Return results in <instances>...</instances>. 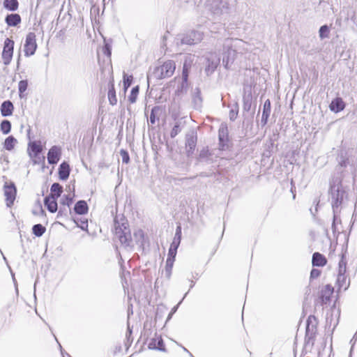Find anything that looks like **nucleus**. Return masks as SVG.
<instances>
[{
  "label": "nucleus",
  "instance_id": "nucleus-1",
  "mask_svg": "<svg viewBox=\"0 0 357 357\" xmlns=\"http://www.w3.org/2000/svg\"><path fill=\"white\" fill-rule=\"evenodd\" d=\"M122 221L120 224L116 218L114 220L115 235L125 247H131L132 245L130 229L128 227L127 222L123 219H122Z\"/></svg>",
  "mask_w": 357,
  "mask_h": 357
},
{
  "label": "nucleus",
  "instance_id": "nucleus-2",
  "mask_svg": "<svg viewBox=\"0 0 357 357\" xmlns=\"http://www.w3.org/2000/svg\"><path fill=\"white\" fill-rule=\"evenodd\" d=\"M344 195V191L340 189L339 186L331 188V202L334 213L333 227H335V223L338 220L337 215V209L342 202Z\"/></svg>",
  "mask_w": 357,
  "mask_h": 357
},
{
  "label": "nucleus",
  "instance_id": "nucleus-3",
  "mask_svg": "<svg viewBox=\"0 0 357 357\" xmlns=\"http://www.w3.org/2000/svg\"><path fill=\"white\" fill-rule=\"evenodd\" d=\"M176 69L174 61L169 60L165 62L162 66L155 68L153 75L159 79L171 77Z\"/></svg>",
  "mask_w": 357,
  "mask_h": 357
},
{
  "label": "nucleus",
  "instance_id": "nucleus-4",
  "mask_svg": "<svg viewBox=\"0 0 357 357\" xmlns=\"http://www.w3.org/2000/svg\"><path fill=\"white\" fill-rule=\"evenodd\" d=\"M244 44L245 43L243 40L237 39V38H234H234H227L225 40V43L223 45L224 48H226V47L228 48V56L227 58V61L225 60V56H223V59H222L223 63H225V67L227 68V66H228L230 55L232 54L231 59L233 60L234 56L236 52L237 51V50L233 49V48L240 47Z\"/></svg>",
  "mask_w": 357,
  "mask_h": 357
},
{
  "label": "nucleus",
  "instance_id": "nucleus-5",
  "mask_svg": "<svg viewBox=\"0 0 357 357\" xmlns=\"http://www.w3.org/2000/svg\"><path fill=\"white\" fill-rule=\"evenodd\" d=\"M177 41L180 40L181 45H193L200 42L202 40V35L198 31H190L186 34L178 36Z\"/></svg>",
  "mask_w": 357,
  "mask_h": 357
},
{
  "label": "nucleus",
  "instance_id": "nucleus-6",
  "mask_svg": "<svg viewBox=\"0 0 357 357\" xmlns=\"http://www.w3.org/2000/svg\"><path fill=\"white\" fill-rule=\"evenodd\" d=\"M14 48V41L10 38H6L4 41L3 49L2 52V59L3 64L8 66L10 64Z\"/></svg>",
  "mask_w": 357,
  "mask_h": 357
},
{
  "label": "nucleus",
  "instance_id": "nucleus-7",
  "mask_svg": "<svg viewBox=\"0 0 357 357\" xmlns=\"http://www.w3.org/2000/svg\"><path fill=\"white\" fill-rule=\"evenodd\" d=\"M37 48L36 34L30 32L26 35L25 44L24 46V54L26 56H29L34 54Z\"/></svg>",
  "mask_w": 357,
  "mask_h": 357
},
{
  "label": "nucleus",
  "instance_id": "nucleus-8",
  "mask_svg": "<svg viewBox=\"0 0 357 357\" xmlns=\"http://www.w3.org/2000/svg\"><path fill=\"white\" fill-rule=\"evenodd\" d=\"M3 191L4 196L6 197V206L8 207H10L14 203L17 193L14 183H10V184H8L6 183L3 186Z\"/></svg>",
  "mask_w": 357,
  "mask_h": 357
},
{
  "label": "nucleus",
  "instance_id": "nucleus-9",
  "mask_svg": "<svg viewBox=\"0 0 357 357\" xmlns=\"http://www.w3.org/2000/svg\"><path fill=\"white\" fill-rule=\"evenodd\" d=\"M229 0H214L211 4V10L215 15H221L229 9Z\"/></svg>",
  "mask_w": 357,
  "mask_h": 357
},
{
  "label": "nucleus",
  "instance_id": "nucleus-10",
  "mask_svg": "<svg viewBox=\"0 0 357 357\" xmlns=\"http://www.w3.org/2000/svg\"><path fill=\"white\" fill-rule=\"evenodd\" d=\"M219 137V149L225 150L229 146V132L228 128L225 125H221L218 130Z\"/></svg>",
  "mask_w": 357,
  "mask_h": 357
},
{
  "label": "nucleus",
  "instance_id": "nucleus-11",
  "mask_svg": "<svg viewBox=\"0 0 357 357\" xmlns=\"http://www.w3.org/2000/svg\"><path fill=\"white\" fill-rule=\"evenodd\" d=\"M197 136L195 130H190L185 136V149L188 154H192L197 144Z\"/></svg>",
  "mask_w": 357,
  "mask_h": 357
},
{
  "label": "nucleus",
  "instance_id": "nucleus-12",
  "mask_svg": "<svg viewBox=\"0 0 357 357\" xmlns=\"http://www.w3.org/2000/svg\"><path fill=\"white\" fill-rule=\"evenodd\" d=\"M220 63V59L214 54L206 58L205 72L207 75L212 74Z\"/></svg>",
  "mask_w": 357,
  "mask_h": 357
},
{
  "label": "nucleus",
  "instance_id": "nucleus-13",
  "mask_svg": "<svg viewBox=\"0 0 357 357\" xmlns=\"http://www.w3.org/2000/svg\"><path fill=\"white\" fill-rule=\"evenodd\" d=\"M148 347L150 349H158L160 351H165L163 340L160 336L155 335V337L151 339L148 344Z\"/></svg>",
  "mask_w": 357,
  "mask_h": 357
},
{
  "label": "nucleus",
  "instance_id": "nucleus-14",
  "mask_svg": "<svg viewBox=\"0 0 357 357\" xmlns=\"http://www.w3.org/2000/svg\"><path fill=\"white\" fill-rule=\"evenodd\" d=\"M56 199L54 196H47L45 198L44 204L51 213H54L57 210Z\"/></svg>",
  "mask_w": 357,
  "mask_h": 357
},
{
  "label": "nucleus",
  "instance_id": "nucleus-15",
  "mask_svg": "<svg viewBox=\"0 0 357 357\" xmlns=\"http://www.w3.org/2000/svg\"><path fill=\"white\" fill-rule=\"evenodd\" d=\"M329 107L331 111L337 113L344 109L345 104L341 98H336L331 102Z\"/></svg>",
  "mask_w": 357,
  "mask_h": 357
},
{
  "label": "nucleus",
  "instance_id": "nucleus-16",
  "mask_svg": "<svg viewBox=\"0 0 357 357\" xmlns=\"http://www.w3.org/2000/svg\"><path fill=\"white\" fill-rule=\"evenodd\" d=\"M271 109V101L268 99L265 101L264 104L262 116L261 119V123L262 124V126H265L267 123L268 119L270 116Z\"/></svg>",
  "mask_w": 357,
  "mask_h": 357
},
{
  "label": "nucleus",
  "instance_id": "nucleus-17",
  "mask_svg": "<svg viewBox=\"0 0 357 357\" xmlns=\"http://www.w3.org/2000/svg\"><path fill=\"white\" fill-rule=\"evenodd\" d=\"M5 22L9 26H16L21 22V17L19 14H9L5 18Z\"/></svg>",
  "mask_w": 357,
  "mask_h": 357
},
{
  "label": "nucleus",
  "instance_id": "nucleus-18",
  "mask_svg": "<svg viewBox=\"0 0 357 357\" xmlns=\"http://www.w3.org/2000/svg\"><path fill=\"white\" fill-rule=\"evenodd\" d=\"M70 174V166L68 162H62L59 168V176L61 180H66Z\"/></svg>",
  "mask_w": 357,
  "mask_h": 357
},
{
  "label": "nucleus",
  "instance_id": "nucleus-19",
  "mask_svg": "<svg viewBox=\"0 0 357 357\" xmlns=\"http://www.w3.org/2000/svg\"><path fill=\"white\" fill-rule=\"evenodd\" d=\"M14 107L10 100L3 102L1 106V113L3 116H8L13 114Z\"/></svg>",
  "mask_w": 357,
  "mask_h": 357
},
{
  "label": "nucleus",
  "instance_id": "nucleus-20",
  "mask_svg": "<svg viewBox=\"0 0 357 357\" xmlns=\"http://www.w3.org/2000/svg\"><path fill=\"white\" fill-rule=\"evenodd\" d=\"M327 261L325 257L319 252H314L312 255V263L314 266H324Z\"/></svg>",
  "mask_w": 357,
  "mask_h": 357
},
{
  "label": "nucleus",
  "instance_id": "nucleus-21",
  "mask_svg": "<svg viewBox=\"0 0 357 357\" xmlns=\"http://www.w3.org/2000/svg\"><path fill=\"white\" fill-rule=\"evenodd\" d=\"M74 210L77 214H86L88 212V205L84 200L78 201L75 205Z\"/></svg>",
  "mask_w": 357,
  "mask_h": 357
},
{
  "label": "nucleus",
  "instance_id": "nucleus-22",
  "mask_svg": "<svg viewBox=\"0 0 357 357\" xmlns=\"http://www.w3.org/2000/svg\"><path fill=\"white\" fill-rule=\"evenodd\" d=\"M51 195L58 198L61 196L63 192V188L59 183H54L50 188Z\"/></svg>",
  "mask_w": 357,
  "mask_h": 357
},
{
  "label": "nucleus",
  "instance_id": "nucleus-23",
  "mask_svg": "<svg viewBox=\"0 0 357 357\" xmlns=\"http://www.w3.org/2000/svg\"><path fill=\"white\" fill-rule=\"evenodd\" d=\"M18 1L17 0H4L3 6L11 11H15L18 8Z\"/></svg>",
  "mask_w": 357,
  "mask_h": 357
},
{
  "label": "nucleus",
  "instance_id": "nucleus-24",
  "mask_svg": "<svg viewBox=\"0 0 357 357\" xmlns=\"http://www.w3.org/2000/svg\"><path fill=\"white\" fill-rule=\"evenodd\" d=\"M28 151H31L35 156H37L41 152L42 148L36 142H32L29 144Z\"/></svg>",
  "mask_w": 357,
  "mask_h": 357
},
{
  "label": "nucleus",
  "instance_id": "nucleus-25",
  "mask_svg": "<svg viewBox=\"0 0 357 357\" xmlns=\"http://www.w3.org/2000/svg\"><path fill=\"white\" fill-rule=\"evenodd\" d=\"M180 245L179 241H176V238H174L170 248L169 249L168 255L175 257L176 255L177 249Z\"/></svg>",
  "mask_w": 357,
  "mask_h": 357
},
{
  "label": "nucleus",
  "instance_id": "nucleus-26",
  "mask_svg": "<svg viewBox=\"0 0 357 357\" xmlns=\"http://www.w3.org/2000/svg\"><path fill=\"white\" fill-rule=\"evenodd\" d=\"M45 230V227L40 224H36L32 228L33 234L38 237L43 236Z\"/></svg>",
  "mask_w": 357,
  "mask_h": 357
},
{
  "label": "nucleus",
  "instance_id": "nucleus-27",
  "mask_svg": "<svg viewBox=\"0 0 357 357\" xmlns=\"http://www.w3.org/2000/svg\"><path fill=\"white\" fill-rule=\"evenodd\" d=\"M108 98L109 103L112 105H114L117 102V99L116 96V92L114 90V87L113 84H111V88L109 89L108 91Z\"/></svg>",
  "mask_w": 357,
  "mask_h": 357
},
{
  "label": "nucleus",
  "instance_id": "nucleus-28",
  "mask_svg": "<svg viewBox=\"0 0 357 357\" xmlns=\"http://www.w3.org/2000/svg\"><path fill=\"white\" fill-rule=\"evenodd\" d=\"M0 128L3 134H8L10 132L11 129V123L8 120H3L1 123Z\"/></svg>",
  "mask_w": 357,
  "mask_h": 357
},
{
  "label": "nucleus",
  "instance_id": "nucleus-29",
  "mask_svg": "<svg viewBox=\"0 0 357 357\" xmlns=\"http://www.w3.org/2000/svg\"><path fill=\"white\" fill-rule=\"evenodd\" d=\"M77 227L81 228L82 230H86L88 228V221L86 218H77L74 220Z\"/></svg>",
  "mask_w": 357,
  "mask_h": 357
},
{
  "label": "nucleus",
  "instance_id": "nucleus-30",
  "mask_svg": "<svg viewBox=\"0 0 357 357\" xmlns=\"http://www.w3.org/2000/svg\"><path fill=\"white\" fill-rule=\"evenodd\" d=\"M329 27L327 25H323L320 27L319 33L321 39L329 37Z\"/></svg>",
  "mask_w": 357,
  "mask_h": 357
},
{
  "label": "nucleus",
  "instance_id": "nucleus-31",
  "mask_svg": "<svg viewBox=\"0 0 357 357\" xmlns=\"http://www.w3.org/2000/svg\"><path fill=\"white\" fill-rule=\"evenodd\" d=\"M16 142V139L13 136H9L7 137L4 142V147L7 150H11L15 143Z\"/></svg>",
  "mask_w": 357,
  "mask_h": 357
},
{
  "label": "nucleus",
  "instance_id": "nucleus-32",
  "mask_svg": "<svg viewBox=\"0 0 357 357\" xmlns=\"http://www.w3.org/2000/svg\"><path fill=\"white\" fill-rule=\"evenodd\" d=\"M61 155V148L58 146H52L48 153L47 156H59Z\"/></svg>",
  "mask_w": 357,
  "mask_h": 357
},
{
  "label": "nucleus",
  "instance_id": "nucleus-33",
  "mask_svg": "<svg viewBox=\"0 0 357 357\" xmlns=\"http://www.w3.org/2000/svg\"><path fill=\"white\" fill-rule=\"evenodd\" d=\"M193 100L195 104L200 105L202 102L201 98V91L198 88H196L193 95Z\"/></svg>",
  "mask_w": 357,
  "mask_h": 357
},
{
  "label": "nucleus",
  "instance_id": "nucleus-34",
  "mask_svg": "<svg viewBox=\"0 0 357 357\" xmlns=\"http://www.w3.org/2000/svg\"><path fill=\"white\" fill-rule=\"evenodd\" d=\"M139 93L138 86L132 88L130 96H129V100L131 103H134L136 101L137 94Z\"/></svg>",
  "mask_w": 357,
  "mask_h": 357
},
{
  "label": "nucleus",
  "instance_id": "nucleus-35",
  "mask_svg": "<svg viewBox=\"0 0 357 357\" xmlns=\"http://www.w3.org/2000/svg\"><path fill=\"white\" fill-rule=\"evenodd\" d=\"M182 128L180 126V123H176L174 126L173 127L172 130L170 132V136L172 138H174L181 131Z\"/></svg>",
  "mask_w": 357,
  "mask_h": 357
},
{
  "label": "nucleus",
  "instance_id": "nucleus-36",
  "mask_svg": "<svg viewBox=\"0 0 357 357\" xmlns=\"http://www.w3.org/2000/svg\"><path fill=\"white\" fill-rule=\"evenodd\" d=\"M132 76L123 74V84L126 89H127L132 84Z\"/></svg>",
  "mask_w": 357,
  "mask_h": 357
},
{
  "label": "nucleus",
  "instance_id": "nucleus-37",
  "mask_svg": "<svg viewBox=\"0 0 357 357\" xmlns=\"http://www.w3.org/2000/svg\"><path fill=\"white\" fill-rule=\"evenodd\" d=\"M160 110V108L158 107H154L151 109V112L149 117V121L151 124H154L155 123V114Z\"/></svg>",
  "mask_w": 357,
  "mask_h": 357
},
{
  "label": "nucleus",
  "instance_id": "nucleus-38",
  "mask_svg": "<svg viewBox=\"0 0 357 357\" xmlns=\"http://www.w3.org/2000/svg\"><path fill=\"white\" fill-rule=\"evenodd\" d=\"M27 86H28V82L26 80H21L19 82L18 89H19V92L20 94L24 93L26 90Z\"/></svg>",
  "mask_w": 357,
  "mask_h": 357
},
{
  "label": "nucleus",
  "instance_id": "nucleus-39",
  "mask_svg": "<svg viewBox=\"0 0 357 357\" xmlns=\"http://www.w3.org/2000/svg\"><path fill=\"white\" fill-rule=\"evenodd\" d=\"M188 77V68L187 67L186 63H185L183 65V73H182L183 84L187 82Z\"/></svg>",
  "mask_w": 357,
  "mask_h": 357
},
{
  "label": "nucleus",
  "instance_id": "nucleus-40",
  "mask_svg": "<svg viewBox=\"0 0 357 357\" xmlns=\"http://www.w3.org/2000/svg\"><path fill=\"white\" fill-rule=\"evenodd\" d=\"M175 261V257L169 256L166 260L165 267L173 268L174 262Z\"/></svg>",
  "mask_w": 357,
  "mask_h": 357
},
{
  "label": "nucleus",
  "instance_id": "nucleus-41",
  "mask_svg": "<svg viewBox=\"0 0 357 357\" xmlns=\"http://www.w3.org/2000/svg\"><path fill=\"white\" fill-rule=\"evenodd\" d=\"M321 274V271L318 269L313 268L310 272V278L314 279L318 278Z\"/></svg>",
  "mask_w": 357,
  "mask_h": 357
},
{
  "label": "nucleus",
  "instance_id": "nucleus-42",
  "mask_svg": "<svg viewBox=\"0 0 357 357\" xmlns=\"http://www.w3.org/2000/svg\"><path fill=\"white\" fill-rule=\"evenodd\" d=\"M238 115V109H232L229 112V119L231 121H234Z\"/></svg>",
  "mask_w": 357,
  "mask_h": 357
},
{
  "label": "nucleus",
  "instance_id": "nucleus-43",
  "mask_svg": "<svg viewBox=\"0 0 357 357\" xmlns=\"http://www.w3.org/2000/svg\"><path fill=\"white\" fill-rule=\"evenodd\" d=\"M181 226H178L176 229V234L174 238H176V241H179L181 243Z\"/></svg>",
  "mask_w": 357,
  "mask_h": 357
},
{
  "label": "nucleus",
  "instance_id": "nucleus-44",
  "mask_svg": "<svg viewBox=\"0 0 357 357\" xmlns=\"http://www.w3.org/2000/svg\"><path fill=\"white\" fill-rule=\"evenodd\" d=\"M172 268L165 267V275L167 278L169 279L172 275Z\"/></svg>",
  "mask_w": 357,
  "mask_h": 357
},
{
  "label": "nucleus",
  "instance_id": "nucleus-45",
  "mask_svg": "<svg viewBox=\"0 0 357 357\" xmlns=\"http://www.w3.org/2000/svg\"><path fill=\"white\" fill-rule=\"evenodd\" d=\"M340 165L339 167L341 168L342 167H347V164L349 163V158H347L346 159H343L342 161L339 162Z\"/></svg>",
  "mask_w": 357,
  "mask_h": 357
},
{
  "label": "nucleus",
  "instance_id": "nucleus-46",
  "mask_svg": "<svg viewBox=\"0 0 357 357\" xmlns=\"http://www.w3.org/2000/svg\"><path fill=\"white\" fill-rule=\"evenodd\" d=\"M250 107H251V103L248 100H245L243 109L246 111H248V110H250Z\"/></svg>",
  "mask_w": 357,
  "mask_h": 357
},
{
  "label": "nucleus",
  "instance_id": "nucleus-47",
  "mask_svg": "<svg viewBox=\"0 0 357 357\" xmlns=\"http://www.w3.org/2000/svg\"><path fill=\"white\" fill-rule=\"evenodd\" d=\"M48 162L50 164H56L58 162L59 158H47Z\"/></svg>",
  "mask_w": 357,
  "mask_h": 357
},
{
  "label": "nucleus",
  "instance_id": "nucleus-48",
  "mask_svg": "<svg viewBox=\"0 0 357 357\" xmlns=\"http://www.w3.org/2000/svg\"><path fill=\"white\" fill-rule=\"evenodd\" d=\"M312 319H315V317H309L307 320V327H306V331H308L310 330V323L312 320Z\"/></svg>",
  "mask_w": 357,
  "mask_h": 357
},
{
  "label": "nucleus",
  "instance_id": "nucleus-49",
  "mask_svg": "<svg viewBox=\"0 0 357 357\" xmlns=\"http://www.w3.org/2000/svg\"><path fill=\"white\" fill-rule=\"evenodd\" d=\"M72 202V199L71 198H68V197H66V200L65 201H62V204H66L68 206H69V204Z\"/></svg>",
  "mask_w": 357,
  "mask_h": 357
},
{
  "label": "nucleus",
  "instance_id": "nucleus-50",
  "mask_svg": "<svg viewBox=\"0 0 357 357\" xmlns=\"http://www.w3.org/2000/svg\"><path fill=\"white\" fill-rule=\"evenodd\" d=\"M45 158H40V157L35 158V160H33V162L34 163L40 162H45Z\"/></svg>",
  "mask_w": 357,
  "mask_h": 357
},
{
  "label": "nucleus",
  "instance_id": "nucleus-51",
  "mask_svg": "<svg viewBox=\"0 0 357 357\" xmlns=\"http://www.w3.org/2000/svg\"><path fill=\"white\" fill-rule=\"evenodd\" d=\"M105 54H107L108 56H110L111 54V51L108 45H105Z\"/></svg>",
  "mask_w": 357,
  "mask_h": 357
},
{
  "label": "nucleus",
  "instance_id": "nucleus-52",
  "mask_svg": "<svg viewBox=\"0 0 357 357\" xmlns=\"http://www.w3.org/2000/svg\"><path fill=\"white\" fill-rule=\"evenodd\" d=\"M131 333H132V331H131V329L130 328V327L128 326V333L126 334V337H127L128 341H130V337Z\"/></svg>",
  "mask_w": 357,
  "mask_h": 357
},
{
  "label": "nucleus",
  "instance_id": "nucleus-53",
  "mask_svg": "<svg viewBox=\"0 0 357 357\" xmlns=\"http://www.w3.org/2000/svg\"><path fill=\"white\" fill-rule=\"evenodd\" d=\"M180 303H181V302H179V303H178V304L177 305L174 306V307L172 309V310H171V312H170L172 314H174L176 312V310H177V309H178V305H180Z\"/></svg>",
  "mask_w": 357,
  "mask_h": 357
},
{
  "label": "nucleus",
  "instance_id": "nucleus-54",
  "mask_svg": "<svg viewBox=\"0 0 357 357\" xmlns=\"http://www.w3.org/2000/svg\"><path fill=\"white\" fill-rule=\"evenodd\" d=\"M123 163L128 164L130 161V158H122Z\"/></svg>",
  "mask_w": 357,
  "mask_h": 357
},
{
  "label": "nucleus",
  "instance_id": "nucleus-55",
  "mask_svg": "<svg viewBox=\"0 0 357 357\" xmlns=\"http://www.w3.org/2000/svg\"><path fill=\"white\" fill-rule=\"evenodd\" d=\"M137 235H139L140 238L143 237V232H142V231L139 230L138 233L135 234V236H137Z\"/></svg>",
  "mask_w": 357,
  "mask_h": 357
},
{
  "label": "nucleus",
  "instance_id": "nucleus-56",
  "mask_svg": "<svg viewBox=\"0 0 357 357\" xmlns=\"http://www.w3.org/2000/svg\"><path fill=\"white\" fill-rule=\"evenodd\" d=\"M341 279L344 280V275L342 273H340L337 278V281L340 282Z\"/></svg>",
  "mask_w": 357,
  "mask_h": 357
},
{
  "label": "nucleus",
  "instance_id": "nucleus-57",
  "mask_svg": "<svg viewBox=\"0 0 357 357\" xmlns=\"http://www.w3.org/2000/svg\"><path fill=\"white\" fill-rule=\"evenodd\" d=\"M121 154L122 156H128V153L126 151H123V150L121 151Z\"/></svg>",
  "mask_w": 357,
  "mask_h": 357
},
{
  "label": "nucleus",
  "instance_id": "nucleus-58",
  "mask_svg": "<svg viewBox=\"0 0 357 357\" xmlns=\"http://www.w3.org/2000/svg\"><path fill=\"white\" fill-rule=\"evenodd\" d=\"M183 349H184V351H185L186 352H188V353L190 354V356L191 357H194V356L192 355V354H190V353L189 352V351H188L187 349H185V347H183Z\"/></svg>",
  "mask_w": 357,
  "mask_h": 357
},
{
  "label": "nucleus",
  "instance_id": "nucleus-59",
  "mask_svg": "<svg viewBox=\"0 0 357 357\" xmlns=\"http://www.w3.org/2000/svg\"><path fill=\"white\" fill-rule=\"evenodd\" d=\"M172 315H173V314H172L171 312L169 314L168 317H167V321L172 318Z\"/></svg>",
  "mask_w": 357,
  "mask_h": 357
},
{
  "label": "nucleus",
  "instance_id": "nucleus-60",
  "mask_svg": "<svg viewBox=\"0 0 357 357\" xmlns=\"http://www.w3.org/2000/svg\"><path fill=\"white\" fill-rule=\"evenodd\" d=\"M194 285H195V283H194V282L192 280V281H191V284H190V288H192V287H194Z\"/></svg>",
  "mask_w": 357,
  "mask_h": 357
},
{
  "label": "nucleus",
  "instance_id": "nucleus-61",
  "mask_svg": "<svg viewBox=\"0 0 357 357\" xmlns=\"http://www.w3.org/2000/svg\"><path fill=\"white\" fill-rule=\"evenodd\" d=\"M356 337H357V331H356V333H355V335H354L353 339H354Z\"/></svg>",
  "mask_w": 357,
  "mask_h": 357
},
{
  "label": "nucleus",
  "instance_id": "nucleus-62",
  "mask_svg": "<svg viewBox=\"0 0 357 357\" xmlns=\"http://www.w3.org/2000/svg\"><path fill=\"white\" fill-rule=\"evenodd\" d=\"M184 298H185V297L182 298L181 301H180L181 303L182 301H183Z\"/></svg>",
  "mask_w": 357,
  "mask_h": 357
},
{
  "label": "nucleus",
  "instance_id": "nucleus-63",
  "mask_svg": "<svg viewBox=\"0 0 357 357\" xmlns=\"http://www.w3.org/2000/svg\"><path fill=\"white\" fill-rule=\"evenodd\" d=\"M184 298H185V297L182 298L181 301H180L181 303L182 301H183Z\"/></svg>",
  "mask_w": 357,
  "mask_h": 357
}]
</instances>
